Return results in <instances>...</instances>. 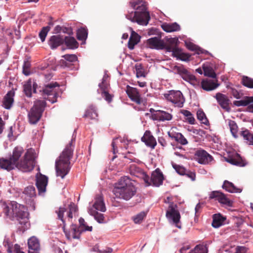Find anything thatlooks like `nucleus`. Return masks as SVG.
Returning <instances> with one entry per match:
<instances>
[{"instance_id": "nucleus-23", "label": "nucleus", "mask_w": 253, "mask_h": 253, "mask_svg": "<svg viewBox=\"0 0 253 253\" xmlns=\"http://www.w3.org/2000/svg\"><path fill=\"white\" fill-rule=\"evenodd\" d=\"M141 140L147 146L151 147L152 149H154L157 145L156 139L149 130H146L143 136L141 138Z\"/></svg>"}, {"instance_id": "nucleus-18", "label": "nucleus", "mask_w": 253, "mask_h": 253, "mask_svg": "<svg viewBox=\"0 0 253 253\" xmlns=\"http://www.w3.org/2000/svg\"><path fill=\"white\" fill-rule=\"evenodd\" d=\"M64 42L63 37L60 35H53L48 40V44L51 49H55Z\"/></svg>"}, {"instance_id": "nucleus-44", "label": "nucleus", "mask_w": 253, "mask_h": 253, "mask_svg": "<svg viewBox=\"0 0 253 253\" xmlns=\"http://www.w3.org/2000/svg\"><path fill=\"white\" fill-rule=\"evenodd\" d=\"M197 119L201 121V123L208 125L209 124V121L206 117L205 113L201 110H198L197 112Z\"/></svg>"}, {"instance_id": "nucleus-4", "label": "nucleus", "mask_w": 253, "mask_h": 253, "mask_svg": "<svg viewBox=\"0 0 253 253\" xmlns=\"http://www.w3.org/2000/svg\"><path fill=\"white\" fill-rule=\"evenodd\" d=\"M75 138H72L55 162L56 175L64 178L71 168L70 160L73 157Z\"/></svg>"}, {"instance_id": "nucleus-26", "label": "nucleus", "mask_w": 253, "mask_h": 253, "mask_svg": "<svg viewBox=\"0 0 253 253\" xmlns=\"http://www.w3.org/2000/svg\"><path fill=\"white\" fill-rule=\"evenodd\" d=\"M168 134L171 139L174 140L181 145H185L188 143V141L181 133L170 130L168 132Z\"/></svg>"}, {"instance_id": "nucleus-38", "label": "nucleus", "mask_w": 253, "mask_h": 253, "mask_svg": "<svg viewBox=\"0 0 253 253\" xmlns=\"http://www.w3.org/2000/svg\"><path fill=\"white\" fill-rule=\"evenodd\" d=\"M180 112L184 116V119L186 122L191 125L195 124V119L192 113L187 110H181Z\"/></svg>"}, {"instance_id": "nucleus-32", "label": "nucleus", "mask_w": 253, "mask_h": 253, "mask_svg": "<svg viewBox=\"0 0 253 253\" xmlns=\"http://www.w3.org/2000/svg\"><path fill=\"white\" fill-rule=\"evenodd\" d=\"M64 42L67 47L69 49H76L79 46V43L73 37L66 36L63 37Z\"/></svg>"}, {"instance_id": "nucleus-55", "label": "nucleus", "mask_w": 253, "mask_h": 253, "mask_svg": "<svg viewBox=\"0 0 253 253\" xmlns=\"http://www.w3.org/2000/svg\"><path fill=\"white\" fill-rule=\"evenodd\" d=\"M172 167L175 171L181 175H184L185 172H186L187 169H186L183 167L176 164L172 165Z\"/></svg>"}, {"instance_id": "nucleus-39", "label": "nucleus", "mask_w": 253, "mask_h": 253, "mask_svg": "<svg viewBox=\"0 0 253 253\" xmlns=\"http://www.w3.org/2000/svg\"><path fill=\"white\" fill-rule=\"evenodd\" d=\"M241 135L245 140L247 141L250 145H253V132L246 129L241 132Z\"/></svg>"}, {"instance_id": "nucleus-37", "label": "nucleus", "mask_w": 253, "mask_h": 253, "mask_svg": "<svg viewBox=\"0 0 253 253\" xmlns=\"http://www.w3.org/2000/svg\"><path fill=\"white\" fill-rule=\"evenodd\" d=\"M225 218L220 214H214L213 215V220L212 226L215 228H218L220 226Z\"/></svg>"}, {"instance_id": "nucleus-58", "label": "nucleus", "mask_w": 253, "mask_h": 253, "mask_svg": "<svg viewBox=\"0 0 253 253\" xmlns=\"http://www.w3.org/2000/svg\"><path fill=\"white\" fill-rule=\"evenodd\" d=\"M130 154L135 155V152L134 151H128L125 154L124 158L130 160L131 162H136L137 160L134 157H132Z\"/></svg>"}, {"instance_id": "nucleus-62", "label": "nucleus", "mask_w": 253, "mask_h": 253, "mask_svg": "<svg viewBox=\"0 0 253 253\" xmlns=\"http://www.w3.org/2000/svg\"><path fill=\"white\" fill-rule=\"evenodd\" d=\"M231 94L236 99H240L241 95L240 92L235 88L230 87Z\"/></svg>"}, {"instance_id": "nucleus-54", "label": "nucleus", "mask_w": 253, "mask_h": 253, "mask_svg": "<svg viewBox=\"0 0 253 253\" xmlns=\"http://www.w3.org/2000/svg\"><path fill=\"white\" fill-rule=\"evenodd\" d=\"M62 57L70 63L74 62L78 60L77 56L75 54H67L63 55Z\"/></svg>"}, {"instance_id": "nucleus-24", "label": "nucleus", "mask_w": 253, "mask_h": 253, "mask_svg": "<svg viewBox=\"0 0 253 253\" xmlns=\"http://www.w3.org/2000/svg\"><path fill=\"white\" fill-rule=\"evenodd\" d=\"M129 170L131 175L142 178L144 181L145 179L148 180L147 174H146L143 169L136 165L134 164L130 165Z\"/></svg>"}, {"instance_id": "nucleus-30", "label": "nucleus", "mask_w": 253, "mask_h": 253, "mask_svg": "<svg viewBox=\"0 0 253 253\" xmlns=\"http://www.w3.org/2000/svg\"><path fill=\"white\" fill-rule=\"evenodd\" d=\"M161 28L164 31L168 33L178 31L180 30V25L176 22L164 23L161 25Z\"/></svg>"}, {"instance_id": "nucleus-13", "label": "nucleus", "mask_w": 253, "mask_h": 253, "mask_svg": "<svg viewBox=\"0 0 253 253\" xmlns=\"http://www.w3.org/2000/svg\"><path fill=\"white\" fill-rule=\"evenodd\" d=\"M177 206L173 202H170L168 209L166 212V216L168 218L172 219L176 226L179 228H181L178 224L180 219V214L179 212L176 209Z\"/></svg>"}, {"instance_id": "nucleus-40", "label": "nucleus", "mask_w": 253, "mask_h": 253, "mask_svg": "<svg viewBox=\"0 0 253 253\" xmlns=\"http://www.w3.org/2000/svg\"><path fill=\"white\" fill-rule=\"evenodd\" d=\"M28 245L29 249H40L39 240L35 237H32L28 240Z\"/></svg>"}, {"instance_id": "nucleus-15", "label": "nucleus", "mask_w": 253, "mask_h": 253, "mask_svg": "<svg viewBox=\"0 0 253 253\" xmlns=\"http://www.w3.org/2000/svg\"><path fill=\"white\" fill-rule=\"evenodd\" d=\"M214 97L216 98L220 106L227 112L230 111V100L228 97L225 94L220 92L217 93Z\"/></svg>"}, {"instance_id": "nucleus-17", "label": "nucleus", "mask_w": 253, "mask_h": 253, "mask_svg": "<svg viewBox=\"0 0 253 253\" xmlns=\"http://www.w3.org/2000/svg\"><path fill=\"white\" fill-rule=\"evenodd\" d=\"M224 159L227 162L239 167H244L246 164L245 160L237 153H234L227 157H224Z\"/></svg>"}, {"instance_id": "nucleus-11", "label": "nucleus", "mask_w": 253, "mask_h": 253, "mask_svg": "<svg viewBox=\"0 0 253 253\" xmlns=\"http://www.w3.org/2000/svg\"><path fill=\"white\" fill-rule=\"evenodd\" d=\"M173 70L175 73L179 74L183 80L190 82L193 85L199 83V81L197 80L195 76L191 74L182 65L174 66Z\"/></svg>"}, {"instance_id": "nucleus-12", "label": "nucleus", "mask_w": 253, "mask_h": 253, "mask_svg": "<svg viewBox=\"0 0 253 253\" xmlns=\"http://www.w3.org/2000/svg\"><path fill=\"white\" fill-rule=\"evenodd\" d=\"M147 178L148 180L145 179L144 181L147 186L153 185L156 187L162 185L164 179V175L159 168L152 172L151 177L147 175Z\"/></svg>"}, {"instance_id": "nucleus-5", "label": "nucleus", "mask_w": 253, "mask_h": 253, "mask_svg": "<svg viewBox=\"0 0 253 253\" xmlns=\"http://www.w3.org/2000/svg\"><path fill=\"white\" fill-rule=\"evenodd\" d=\"M129 5L135 11L128 12L126 17L132 22H136L140 25H147L150 19L149 12L147 10L146 2L142 0H132Z\"/></svg>"}, {"instance_id": "nucleus-57", "label": "nucleus", "mask_w": 253, "mask_h": 253, "mask_svg": "<svg viewBox=\"0 0 253 253\" xmlns=\"http://www.w3.org/2000/svg\"><path fill=\"white\" fill-rule=\"evenodd\" d=\"M3 245L5 247V248L6 249L7 252L8 253H12V249L11 247L12 245L9 242L8 239H5L3 242Z\"/></svg>"}, {"instance_id": "nucleus-63", "label": "nucleus", "mask_w": 253, "mask_h": 253, "mask_svg": "<svg viewBox=\"0 0 253 253\" xmlns=\"http://www.w3.org/2000/svg\"><path fill=\"white\" fill-rule=\"evenodd\" d=\"M248 249L244 246H237L235 253H247Z\"/></svg>"}, {"instance_id": "nucleus-56", "label": "nucleus", "mask_w": 253, "mask_h": 253, "mask_svg": "<svg viewBox=\"0 0 253 253\" xmlns=\"http://www.w3.org/2000/svg\"><path fill=\"white\" fill-rule=\"evenodd\" d=\"M102 97H103L107 101L110 102L112 101V96L110 94L108 90H104L101 92Z\"/></svg>"}, {"instance_id": "nucleus-53", "label": "nucleus", "mask_w": 253, "mask_h": 253, "mask_svg": "<svg viewBox=\"0 0 253 253\" xmlns=\"http://www.w3.org/2000/svg\"><path fill=\"white\" fill-rule=\"evenodd\" d=\"M49 30L48 27H43L41 31L39 33V37L42 42L45 41L47 33Z\"/></svg>"}, {"instance_id": "nucleus-64", "label": "nucleus", "mask_w": 253, "mask_h": 253, "mask_svg": "<svg viewBox=\"0 0 253 253\" xmlns=\"http://www.w3.org/2000/svg\"><path fill=\"white\" fill-rule=\"evenodd\" d=\"M190 57V55L189 54L184 53L182 52L181 53V54H180V56L179 57V58H178V59H179L182 61H186L189 60V59Z\"/></svg>"}, {"instance_id": "nucleus-14", "label": "nucleus", "mask_w": 253, "mask_h": 253, "mask_svg": "<svg viewBox=\"0 0 253 253\" xmlns=\"http://www.w3.org/2000/svg\"><path fill=\"white\" fill-rule=\"evenodd\" d=\"M195 156L198 163L201 164H208L213 160V157L203 149L196 151Z\"/></svg>"}, {"instance_id": "nucleus-60", "label": "nucleus", "mask_w": 253, "mask_h": 253, "mask_svg": "<svg viewBox=\"0 0 253 253\" xmlns=\"http://www.w3.org/2000/svg\"><path fill=\"white\" fill-rule=\"evenodd\" d=\"M99 86L100 87V91L101 92L102 91H104V90H108L109 84L105 82L104 79H103L102 83L99 84Z\"/></svg>"}, {"instance_id": "nucleus-22", "label": "nucleus", "mask_w": 253, "mask_h": 253, "mask_svg": "<svg viewBox=\"0 0 253 253\" xmlns=\"http://www.w3.org/2000/svg\"><path fill=\"white\" fill-rule=\"evenodd\" d=\"M147 44L152 49H164L165 48L164 42L156 37L147 40Z\"/></svg>"}, {"instance_id": "nucleus-19", "label": "nucleus", "mask_w": 253, "mask_h": 253, "mask_svg": "<svg viewBox=\"0 0 253 253\" xmlns=\"http://www.w3.org/2000/svg\"><path fill=\"white\" fill-rule=\"evenodd\" d=\"M126 92L132 101L138 104L141 103L140 95L137 88L127 85Z\"/></svg>"}, {"instance_id": "nucleus-1", "label": "nucleus", "mask_w": 253, "mask_h": 253, "mask_svg": "<svg viewBox=\"0 0 253 253\" xmlns=\"http://www.w3.org/2000/svg\"><path fill=\"white\" fill-rule=\"evenodd\" d=\"M23 152L24 149L22 147H15L9 159L0 158V168L7 171H10L15 168L23 172L32 171L36 164L35 150L32 149H28L23 158L19 161Z\"/></svg>"}, {"instance_id": "nucleus-28", "label": "nucleus", "mask_w": 253, "mask_h": 253, "mask_svg": "<svg viewBox=\"0 0 253 253\" xmlns=\"http://www.w3.org/2000/svg\"><path fill=\"white\" fill-rule=\"evenodd\" d=\"M219 84L211 80H203L201 82V87L206 91H211L216 88Z\"/></svg>"}, {"instance_id": "nucleus-16", "label": "nucleus", "mask_w": 253, "mask_h": 253, "mask_svg": "<svg viewBox=\"0 0 253 253\" xmlns=\"http://www.w3.org/2000/svg\"><path fill=\"white\" fill-rule=\"evenodd\" d=\"M210 198L215 199L220 203L228 206L232 205V202L227 198L224 194L218 191L211 192L210 194Z\"/></svg>"}, {"instance_id": "nucleus-29", "label": "nucleus", "mask_w": 253, "mask_h": 253, "mask_svg": "<svg viewBox=\"0 0 253 253\" xmlns=\"http://www.w3.org/2000/svg\"><path fill=\"white\" fill-rule=\"evenodd\" d=\"M93 207L96 210L100 211L102 212L106 211V207L103 201V197L101 195H98L96 196L95 198V202Z\"/></svg>"}, {"instance_id": "nucleus-2", "label": "nucleus", "mask_w": 253, "mask_h": 253, "mask_svg": "<svg viewBox=\"0 0 253 253\" xmlns=\"http://www.w3.org/2000/svg\"><path fill=\"white\" fill-rule=\"evenodd\" d=\"M2 212L6 218L13 220L15 218L22 227L27 226L29 213L26 207L16 202L2 205Z\"/></svg>"}, {"instance_id": "nucleus-51", "label": "nucleus", "mask_w": 253, "mask_h": 253, "mask_svg": "<svg viewBox=\"0 0 253 253\" xmlns=\"http://www.w3.org/2000/svg\"><path fill=\"white\" fill-rule=\"evenodd\" d=\"M135 68L136 72L137 77H145L144 69L141 64H137L135 66Z\"/></svg>"}, {"instance_id": "nucleus-6", "label": "nucleus", "mask_w": 253, "mask_h": 253, "mask_svg": "<svg viewBox=\"0 0 253 253\" xmlns=\"http://www.w3.org/2000/svg\"><path fill=\"white\" fill-rule=\"evenodd\" d=\"M115 196L126 201L130 200L136 193V189L127 176L122 177L113 190Z\"/></svg>"}, {"instance_id": "nucleus-10", "label": "nucleus", "mask_w": 253, "mask_h": 253, "mask_svg": "<svg viewBox=\"0 0 253 253\" xmlns=\"http://www.w3.org/2000/svg\"><path fill=\"white\" fill-rule=\"evenodd\" d=\"M165 98L172 103L175 107H182L185 102L182 93L179 90H170L164 95Z\"/></svg>"}, {"instance_id": "nucleus-50", "label": "nucleus", "mask_w": 253, "mask_h": 253, "mask_svg": "<svg viewBox=\"0 0 253 253\" xmlns=\"http://www.w3.org/2000/svg\"><path fill=\"white\" fill-rule=\"evenodd\" d=\"M146 214L147 212L145 211H141L136 215L134 216L132 218L134 222L135 223H141L146 216Z\"/></svg>"}, {"instance_id": "nucleus-47", "label": "nucleus", "mask_w": 253, "mask_h": 253, "mask_svg": "<svg viewBox=\"0 0 253 253\" xmlns=\"http://www.w3.org/2000/svg\"><path fill=\"white\" fill-rule=\"evenodd\" d=\"M23 193L27 197L32 198L36 196V190L33 186H27L24 190Z\"/></svg>"}, {"instance_id": "nucleus-42", "label": "nucleus", "mask_w": 253, "mask_h": 253, "mask_svg": "<svg viewBox=\"0 0 253 253\" xmlns=\"http://www.w3.org/2000/svg\"><path fill=\"white\" fill-rule=\"evenodd\" d=\"M87 30L85 28L79 29L77 32V37L79 41H85L87 38Z\"/></svg>"}, {"instance_id": "nucleus-8", "label": "nucleus", "mask_w": 253, "mask_h": 253, "mask_svg": "<svg viewBox=\"0 0 253 253\" xmlns=\"http://www.w3.org/2000/svg\"><path fill=\"white\" fill-rule=\"evenodd\" d=\"M45 105L46 102L44 100H37L34 102L33 106L28 113L29 121L31 124H36L39 121Z\"/></svg>"}, {"instance_id": "nucleus-33", "label": "nucleus", "mask_w": 253, "mask_h": 253, "mask_svg": "<svg viewBox=\"0 0 253 253\" xmlns=\"http://www.w3.org/2000/svg\"><path fill=\"white\" fill-rule=\"evenodd\" d=\"M84 117L91 120H97L98 114L95 107L92 105L90 106L86 110Z\"/></svg>"}, {"instance_id": "nucleus-35", "label": "nucleus", "mask_w": 253, "mask_h": 253, "mask_svg": "<svg viewBox=\"0 0 253 253\" xmlns=\"http://www.w3.org/2000/svg\"><path fill=\"white\" fill-rule=\"evenodd\" d=\"M222 188L230 193H240L242 190L236 187L234 185L227 180L224 181Z\"/></svg>"}, {"instance_id": "nucleus-61", "label": "nucleus", "mask_w": 253, "mask_h": 253, "mask_svg": "<svg viewBox=\"0 0 253 253\" xmlns=\"http://www.w3.org/2000/svg\"><path fill=\"white\" fill-rule=\"evenodd\" d=\"M171 52H172V56L175 57L178 59L180 56L181 53L182 52L181 49L178 48L177 46L174 48Z\"/></svg>"}, {"instance_id": "nucleus-31", "label": "nucleus", "mask_w": 253, "mask_h": 253, "mask_svg": "<svg viewBox=\"0 0 253 253\" xmlns=\"http://www.w3.org/2000/svg\"><path fill=\"white\" fill-rule=\"evenodd\" d=\"M178 42V39L176 38H169L167 40L166 42H164V49L168 52H171L174 48L177 46Z\"/></svg>"}, {"instance_id": "nucleus-7", "label": "nucleus", "mask_w": 253, "mask_h": 253, "mask_svg": "<svg viewBox=\"0 0 253 253\" xmlns=\"http://www.w3.org/2000/svg\"><path fill=\"white\" fill-rule=\"evenodd\" d=\"M66 211L65 208L60 207L58 210L56 211L58 215V217L63 222V230L65 234L66 238L71 241L72 238L75 239H79L80 238V235L82 233L80 228L76 224H72L70 226V230H68L65 228L66 224L63 219L64 213Z\"/></svg>"}, {"instance_id": "nucleus-52", "label": "nucleus", "mask_w": 253, "mask_h": 253, "mask_svg": "<svg viewBox=\"0 0 253 253\" xmlns=\"http://www.w3.org/2000/svg\"><path fill=\"white\" fill-rule=\"evenodd\" d=\"M30 67L31 63L29 61H25L23 65V73L26 75L28 76L30 74Z\"/></svg>"}, {"instance_id": "nucleus-49", "label": "nucleus", "mask_w": 253, "mask_h": 253, "mask_svg": "<svg viewBox=\"0 0 253 253\" xmlns=\"http://www.w3.org/2000/svg\"><path fill=\"white\" fill-rule=\"evenodd\" d=\"M189 253H208V249L204 245H198Z\"/></svg>"}, {"instance_id": "nucleus-46", "label": "nucleus", "mask_w": 253, "mask_h": 253, "mask_svg": "<svg viewBox=\"0 0 253 253\" xmlns=\"http://www.w3.org/2000/svg\"><path fill=\"white\" fill-rule=\"evenodd\" d=\"M242 84L248 88H253V79L247 76H243L241 82Z\"/></svg>"}, {"instance_id": "nucleus-43", "label": "nucleus", "mask_w": 253, "mask_h": 253, "mask_svg": "<svg viewBox=\"0 0 253 253\" xmlns=\"http://www.w3.org/2000/svg\"><path fill=\"white\" fill-rule=\"evenodd\" d=\"M89 213L94 216V218L99 222L103 223L104 219L103 214L98 213L96 210L90 209L88 211Z\"/></svg>"}, {"instance_id": "nucleus-20", "label": "nucleus", "mask_w": 253, "mask_h": 253, "mask_svg": "<svg viewBox=\"0 0 253 253\" xmlns=\"http://www.w3.org/2000/svg\"><path fill=\"white\" fill-rule=\"evenodd\" d=\"M171 114L164 111L157 110L152 114V119L153 120L160 121H170L172 119Z\"/></svg>"}, {"instance_id": "nucleus-41", "label": "nucleus", "mask_w": 253, "mask_h": 253, "mask_svg": "<svg viewBox=\"0 0 253 253\" xmlns=\"http://www.w3.org/2000/svg\"><path fill=\"white\" fill-rule=\"evenodd\" d=\"M203 69L204 71V75L205 76L211 77L212 78H216V74L215 73L212 68L211 66L204 64L203 65Z\"/></svg>"}, {"instance_id": "nucleus-48", "label": "nucleus", "mask_w": 253, "mask_h": 253, "mask_svg": "<svg viewBox=\"0 0 253 253\" xmlns=\"http://www.w3.org/2000/svg\"><path fill=\"white\" fill-rule=\"evenodd\" d=\"M229 126L230 131L235 138L237 137L238 126L234 121L230 120L229 121Z\"/></svg>"}, {"instance_id": "nucleus-9", "label": "nucleus", "mask_w": 253, "mask_h": 253, "mask_svg": "<svg viewBox=\"0 0 253 253\" xmlns=\"http://www.w3.org/2000/svg\"><path fill=\"white\" fill-rule=\"evenodd\" d=\"M59 85L56 82H52L45 85L42 90V95L44 99L50 101L52 103L57 101V91Z\"/></svg>"}, {"instance_id": "nucleus-36", "label": "nucleus", "mask_w": 253, "mask_h": 253, "mask_svg": "<svg viewBox=\"0 0 253 253\" xmlns=\"http://www.w3.org/2000/svg\"><path fill=\"white\" fill-rule=\"evenodd\" d=\"M253 102V97L245 96L241 100H236L233 102V104L238 107L246 106L250 103Z\"/></svg>"}, {"instance_id": "nucleus-3", "label": "nucleus", "mask_w": 253, "mask_h": 253, "mask_svg": "<svg viewBox=\"0 0 253 253\" xmlns=\"http://www.w3.org/2000/svg\"><path fill=\"white\" fill-rule=\"evenodd\" d=\"M2 212L6 218L13 220L15 218L22 227L27 226L29 213L26 207L16 202L2 205Z\"/></svg>"}, {"instance_id": "nucleus-34", "label": "nucleus", "mask_w": 253, "mask_h": 253, "mask_svg": "<svg viewBox=\"0 0 253 253\" xmlns=\"http://www.w3.org/2000/svg\"><path fill=\"white\" fill-rule=\"evenodd\" d=\"M140 38V36L136 33L132 31L128 42V48L133 49L135 45L139 42Z\"/></svg>"}, {"instance_id": "nucleus-45", "label": "nucleus", "mask_w": 253, "mask_h": 253, "mask_svg": "<svg viewBox=\"0 0 253 253\" xmlns=\"http://www.w3.org/2000/svg\"><path fill=\"white\" fill-rule=\"evenodd\" d=\"M187 48L191 50L195 51L197 54H201L204 53L203 49L201 48L200 47L195 45L192 42H189L186 43Z\"/></svg>"}, {"instance_id": "nucleus-27", "label": "nucleus", "mask_w": 253, "mask_h": 253, "mask_svg": "<svg viewBox=\"0 0 253 253\" xmlns=\"http://www.w3.org/2000/svg\"><path fill=\"white\" fill-rule=\"evenodd\" d=\"M15 95V92L13 90L9 91L5 95L3 101V107L6 109H10L13 103L14 99L13 97Z\"/></svg>"}, {"instance_id": "nucleus-59", "label": "nucleus", "mask_w": 253, "mask_h": 253, "mask_svg": "<svg viewBox=\"0 0 253 253\" xmlns=\"http://www.w3.org/2000/svg\"><path fill=\"white\" fill-rule=\"evenodd\" d=\"M184 175L189 178L193 181H195L196 179V173L194 171L186 170V172H185Z\"/></svg>"}, {"instance_id": "nucleus-21", "label": "nucleus", "mask_w": 253, "mask_h": 253, "mask_svg": "<svg viewBox=\"0 0 253 253\" xmlns=\"http://www.w3.org/2000/svg\"><path fill=\"white\" fill-rule=\"evenodd\" d=\"M48 178L44 175L40 174L36 178V186L40 194L44 193L46 190Z\"/></svg>"}, {"instance_id": "nucleus-25", "label": "nucleus", "mask_w": 253, "mask_h": 253, "mask_svg": "<svg viewBox=\"0 0 253 253\" xmlns=\"http://www.w3.org/2000/svg\"><path fill=\"white\" fill-rule=\"evenodd\" d=\"M38 84L34 82L32 84L31 79L28 80L23 85V91L25 94L28 97L32 96V91L33 90L34 93L36 92V88Z\"/></svg>"}]
</instances>
